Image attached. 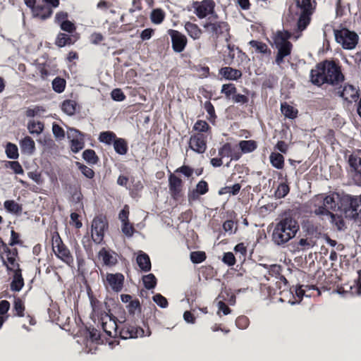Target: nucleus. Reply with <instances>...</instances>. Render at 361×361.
Masks as SVG:
<instances>
[{"mask_svg": "<svg viewBox=\"0 0 361 361\" xmlns=\"http://www.w3.org/2000/svg\"><path fill=\"white\" fill-rule=\"evenodd\" d=\"M298 230L299 225L295 219L283 218L276 224L272 239L276 245H283L294 238Z\"/></svg>", "mask_w": 361, "mask_h": 361, "instance_id": "1", "label": "nucleus"}, {"mask_svg": "<svg viewBox=\"0 0 361 361\" xmlns=\"http://www.w3.org/2000/svg\"><path fill=\"white\" fill-rule=\"evenodd\" d=\"M314 203L317 207L314 211L316 214L326 216L331 222H334L336 215L333 214L332 211H336L339 208V195L338 194H331L327 196L317 195L314 197Z\"/></svg>", "mask_w": 361, "mask_h": 361, "instance_id": "2", "label": "nucleus"}, {"mask_svg": "<svg viewBox=\"0 0 361 361\" xmlns=\"http://www.w3.org/2000/svg\"><path fill=\"white\" fill-rule=\"evenodd\" d=\"M296 6L298 8L296 14L299 16L297 23V30L302 32L310 22L313 8L310 0H296Z\"/></svg>", "mask_w": 361, "mask_h": 361, "instance_id": "3", "label": "nucleus"}, {"mask_svg": "<svg viewBox=\"0 0 361 361\" xmlns=\"http://www.w3.org/2000/svg\"><path fill=\"white\" fill-rule=\"evenodd\" d=\"M289 35L288 33L278 32L275 38L274 42L276 47L278 49V53L276 58V63L281 66L283 62V59L290 54L292 44L288 41Z\"/></svg>", "mask_w": 361, "mask_h": 361, "instance_id": "4", "label": "nucleus"}, {"mask_svg": "<svg viewBox=\"0 0 361 361\" xmlns=\"http://www.w3.org/2000/svg\"><path fill=\"white\" fill-rule=\"evenodd\" d=\"M335 39L337 43L345 49H353L358 42V35L353 31L343 28L334 30Z\"/></svg>", "mask_w": 361, "mask_h": 361, "instance_id": "5", "label": "nucleus"}, {"mask_svg": "<svg viewBox=\"0 0 361 361\" xmlns=\"http://www.w3.org/2000/svg\"><path fill=\"white\" fill-rule=\"evenodd\" d=\"M325 82L333 85H338L344 80L340 67L334 61L324 62Z\"/></svg>", "mask_w": 361, "mask_h": 361, "instance_id": "6", "label": "nucleus"}, {"mask_svg": "<svg viewBox=\"0 0 361 361\" xmlns=\"http://www.w3.org/2000/svg\"><path fill=\"white\" fill-rule=\"evenodd\" d=\"M215 6V3L213 0H203L202 1H195L192 4L194 13L200 19H203L209 16L217 19L218 15L214 11Z\"/></svg>", "mask_w": 361, "mask_h": 361, "instance_id": "7", "label": "nucleus"}, {"mask_svg": "<svg viewBox=\"0 0 361 361\" xmlns=\"http://www.w3.org/2000/svg\"><path fill=\"white\" fill-rule=\"evenodd\" d=\"M52 248L57 257L67 264H71L73 262V257L69 250L62 243L59 235L53 238Z\"/></svg>", "mask_w": 361, "mask_h": 361, "instance_id": "8", "label": "nucleus"}, {"mask_svg": "<svg viewBox=\"0 0 361 361\" xmlns=\"http://www.w3.org/2000/svg\"><path fill=\"white\" fill-rule=\"evenodd\" d=\"M107 228L106 218L103 216H96L92 224V238L96 243H100L104 238L105 229Z\"/></svg>", "mask_w": 361, "mask_h": 361, "instance_id": "9", "label": "nucleus"}, {"mask_svg": "<svg viewBox=\"0 0 361 361\" xmlns=\"http://www.w3.org/2000/svg\"><path fill=\"white\" fill-rule=\"evenodd\" d=\"M124 276L120 273L106 274L104 280L106 288H111L115 292H119L123 288Z\"/></svg>", "mask_w": 361, "mask_h": 361, "instance_id": "10", "label": "nucleus"}, {"mask_svg": "<svg viewBox=\"0 0 361 361\" xmlns=\"http://www.w3.org/2000/svg\"><path fill=\"white\" fill-rule=\"evenodd\" d=\"M168 33L171 38L172 48L174 51L178 53L183 51L188 42L186 37L175 30H169Z\"/></svg>", "mask_w": 361, "mask_h": 361, "instance_id": "11", "label": "nucleus"}, {"mask_svg": "<svg viewBox=\"0 0 361 361\" xmlns=\"http://www.w3.org/2000/svg\"><path fill=\"white\" fill-rule=\"evenodd\" d=\"M203 27L216 37L229 30L228 25L224 21H207L203 25Z\"/></svg>", "mask_w": 361, "mask_h": 361, "instance_id": "12", "label": "nucleus"}, {"mask_svg": "<svg viewBox=\"0 0 361 361\" xmlns=\"http://www.w3.org/2000/svg\"><path fill=\"white\" fill-rule=\"evenodd\" d=\"M189 145L195 152L204 153L207 149V137L203 133H195L190 137Z\"/></svg>", "mask_w": 361, "mask_h": 361, "instance_id": "13", "label": "nucleus"}, {"mask_svg": "<svg viewBox=\"0 0 361 361\" xmlns=\"http://www.w3.org/2000/svg\"><path fill=\"white\" fill-rule=\"evenodd\" d=\"M324 77V63L318 64L314 69L311 71V81L316 85L320 86L325 83Z\"/></svg>", "mask_w": 361, "mask_h": 361, "instance_id": "14", "label": "nucleus"}, {"mask_svg": "<svg viewBox=\"0 0 361 361\" xmlns=\"http://www.w3.org/2000/svg\"><path fill=\"white\" fill-rule=\"evenodd\" d=\"M102 328L107 335L110 336L116 335V322L114 319L108 314L102 317Z\"/></svg>", "mask_w": 361, "mask_h": 361, "instance_id": "15", "label": "nucleus"}, {"mask_svg": "<svg viewBox=\"0 0 361 361\" xmlns=\"http://www.w3.org/2000/svg\"><path fill=\"white\" fill-rule=\"evenodd\" d=\"M338 93L341 97L349 102L355 101L359 96L358 90L351 85H345Z\"/></svg>", "mask_w": 361, "mask_h": 361, "instance_id": "16", "label": "nucleus"}, {"mask_svg": "<svg viewBox=\"0 0 361 361\" xmlns=\"http://www.w3.org/2000/svg\"><path fill=\"white\" fill-rule=\"evenodd\" d=\"M99 258L101 259L106 266H114L117 262L116 254L114 252L102 248L99 252Z\"/></svg>", "mask_w": 361, "mask_h": 361, "instance_id": "17", "label": "nucleus"}, {"mask_svg": "<svg viewBox=\"0 0 361 361\" xmlns=\"http://www.w3.org/2000/svg\"><path fill=\"white\" fill-rule=\"evenodd\" d=\"M169 190L171 195L176 197L180 195L182 189V180L173 174H171L169 178Z\"/></svg>", "mask_w": 361, "mask_h": 361, "instance_id": "18", "label": "nucleus"}, {"mask_svg": "<svg viewBox=\"0 0 361 361\" xmlns=\"http://www.w3.org/2000/svg\"><path fill=\"white\" fill-rule=\"evenodd\" d=\"M23 286L24 281L21 274V269H15V271H13V281L11 283V290L20 291Z\"/></svg>", "mask_w": 361, "mask_h": 361, "instance_id": "19", "label": "nucleus"}, {"mask_svg": "<svg viewBox=\"0 0 361 361\" xmlns=\"http://www.w3.org/2000/svg\"><path fill=\"white\" fill-rule=\"evenodd\" d=\"M52 10L49 5H37L33 8V15L41 19H46L51 16Z\"/></svg>", "mask_w": 361, "mask_h": 361, "instance_id": "20", "label": "nucleus"}, {"mask_svg": "<svg viewBox=\"0 0 361 361\" xmlns=\"http://www.w3.org/2000/svg\"><path fill=\"white\" fill-rule=\"evenodd\" d=\"M185 29L188 35L193 39H198L202 35V31L200 27L193 23L186 22L185 23Z\"/></svg>", "mask_w": 361, "mask_h": 361, "instance_id": "21", "label": "nucleus"}, {"mask_svg": "<svg viewBox=\"0 0 361 361\" xmlns=\"http://www.w3.org/2000/svg\"><path fill=\"white\" fill-rule=\"evenodd\" d=\"M220 73L227 80H235L242 76L240 71L231 67H224L220 70Z\"/></svg>", "mask_w": 361, "mask_h": 361, "instance_id": "22", "label": "nucleus"}, {"mask_svg": "<svg viewBox=\"0 0 361 361\" xmlns=\"http://www.w3.org/2000/svg\"><path fill=\"white\" fill-rule=\"evenodd\" d=\"M348 212H350L349 216L361 222V195L358 200H355L351 202Z\"/></svg>", "mask_w": 361, "mask_h": 361, "instance_id": "23", "label": "nucleus"}, {"mask_svg": "<svg viewBox=\"0 0 361 361\" xmlns=\"http://www.w3.org/2000/svg\"><path fill=\"white\" fill-rule=\"evenodd\" d=\"M137 263L139 267L144 271H149L151 269V262L149 256L143 252H140L137 257Z\"/></svg>", "mask_w": 361, "mask_h": 361, "instance_id": "24", "label": "nucleus"}, {"mask_svg": "<svg viewBox=\"0 0 361 361\" xmlns=\"http://www.w3.org/2000/svg\"><path fill=\"white\" fill-rule=\"evenodd\" d=\"M281 113L286 118L293 119L296 118L298 110L293 106L287 104L286 102L282 103L281 105Z\"/></svg>", "mask_w": 361, "mask_h": 361, "instance_id": "25", "label": "nucleus"}, {"mask_svg": "<svg viewBox=\"0 0 361 361\" xmlns=\"http://www.w3.org/2000/svg\"><path fill=\"white\" fill-rule=\"evenodd\" d=\"M20 147L25 153L31 154L35 150V144L31 137L27 136L21 141Z\"/></svg>", "mask_w": 361, "mask_h": 361, "instance_id": "26", "label": "nucleus"}, {"mask_svg": "<svg viewBox=\"0 0 361 361\" xmlns=\"http://www.w3.org/2000/svg\"><path fill=\"white\" fill-rule=\"evenodd\" d=\"M271 165L277 169H283L284 166V157L282 154L272 152L269 157Z\"/></svg>", "mask_w": 361, "mask_h": 361, "instance_id": "27", "label": "nucleus"}, {"mask_svg": "<svg viewBox=\"0 0 361 361\" xmlns=\"http://www.w3.org/2000/svg\"><path fill=\"white\" fill-rule=\"evenodd\" d=\"M1 259L8 270L13 271L15 269H20L19 264L16 262V259L13 257H7L4 256V254H1Z\"/></svg>", "mask_w": 361, "mask_h": 361, "instance_id": "28", "label": "nucleus"}, {"mask_svg": "<svg viewBox=\"0 0 361 361\" xmlns=\"http://www.w3.org/2000/svg\"><path fill=\"white\" fill-rule=\"evenodd\" d=\"M62 111L68 116H72L76 110V102L73 100H65L61 105Z\"/></svg>", "mask_w": 361, "mask_h": 361, "instance_id": "29", "label": "nucleus"}, {"mask_svg": "<svg viewBox=\"0 0 361 361\" xmlns=\"http://www.w3.org/2000/svg\"><path fill=\"white\" fill-rule=\"evenodd\" d=\"M27 129L31 134H40L44 129V124L40 121L32 120L27 124Z\"/></svg>", "mask_w": 361, "mask_h": 361, "instance_id": "30", "label": "nucleus"}, {"mask_svg": "<svg viewBox=\"0 0 361 361\" xmlns=\"http://www.w3.org/2000/svg\"><path fill=\"white\" fill-rule=\"evenodd\" d=\"M4 207L8 212L16 214H20L22 212L21 205L18 204L14 200L5 201Z\"/></svg>", "mask_w": 361, "mask_h": 361, "instance_id": "31", "label": "nucleus"}, {"mask_svg": "<svg viewBox=\"0 0 361 361\" xmlns=\"http://www.w3.org/2000/svg\"><path fill=\"white\" fill-rule=\"evenodd\" d=\"M349 163L351 167H353L358 173L361 171V151L358 152L357 154H352L349 157Z\"/></svg>", "mask_w": 361, "mask_h": 361, "instance_id": "32", "label": "nucleus"}, {"mask_svg": "<svg viewBox=\"0 0 361 361\" xmlns=\"http://www.w3.org/2000/svg\"><path fill=\"white\" fill-rule=\"evenodd\" d=\"M219 154L221 157H231V159H238L239 156L232 155V148L229 143L224 144L219 150Z\"/></svg>", "mask_w": 361, "mask_h": 361, "instance_id": "33", "label": "nucleus"}, {"mask_svg": "<svg viewBox=\"0 0 361 361\" xmlns=\"http://www.w3.org/2000/svg\"><path fill=\"white\" fill-rule=\"evenodd\" d=\"M239 146L243 153L252 152L257 148V144L253 140H243L240 142Z\"/></svg>", "mask_w": 361, "mask_h": 361, "instance_id": "34", "label": "nucleus"}, {"mask_svg": "<svg viewBox=\"0 0 361 361\" xmlns=\"http://www.w3.org/2000/svg\"><path fill=\"white\" fill-rule=\"evenodd\" d=\"M114 147L115 151L119 154H125L127 152V144L123 139H115L114 142Z\"/></svg>", "mask_w": 361, "mask_h": 361, "instance_id": "35", "label": "nucleus"}, {"mask_svg": "<svg viewBox=\"0 0 361 361\" xmlns=\"http://www.w3.org/2000/svg\"><path fill=\"white\" fill-rule=\"evenodd\" d=\"M142 281L144 286L147 289L154 288L157 284V279L152 274L144 276L142 277Z\"/></svg>", "mask_w": 361, "mask_h": 361, "instance_id": "36", "label": "nucleus"}, {"mask_svg": "<svg viewBox=\"0 0 361 361\" xmlns=\"http://www.w3.org/2000/svg\"><path fill=\"white\" fill-rule=\"evenodd\" d=\"M6 153L9 159H16L18 157V150L16 145L8 143L6 147Z\"/></svg>", "mask_w": 361, "mask_h": 361, "instance_id": "37", "label": "nucleus"}, {"mask_svg": "<svg viewBox=\"0 0 361 361\" xmlns=\"http://www.w3.org/2000/svg\"><path fill=\"white\" fill-rule=\"evenodd\" d=\"M116 139V135L110 131L102 132L100 133L99 140L100 142L110 145Z\"/></svg>", "mask_w": 361, "mask_h": 361, "instance_id": "38", "label": "nucleus"}, {"mask_svg": "<svg viewBox=\"0 0 361 361\" xmlns=\"http://www.w3.org/2000/svg\"><path fill=\"white\" fill-rule=\"evenodd\" d=\"M289 186L286 183H281L275 192V196L279 199L283 198L289 192Z\"/></svg>", "mask_w": 361, "mask_h": 361, "instance_id": "39", "label": "nucleus"}, {"mask_svg": "<svg viewBox=\"0 0 361 361\" xmlns=\"http://www.w3.org/2000/svg\"><path fill=\"white\" fill-rule=\"evenodd\" d=\"M130 337L131 338H137V337H143L145 336H149L151 334L150 331H147V334H145V331L142 328H135L131 327L129 330Z\"/></svg>", "mask_w": 361, "mask_h": 361, "instance_id": "40", "label": "nucleus"}, {"mask_svg": "<svg viewBox=\"0 0 361 361\" xmlns=\"http://www.w3.org/2000/svg\"><path fill=\"white\" fill-rule=\"evenodd\" d=\"M164 18V13L161 9H155L151 13V20L155 24L161 23Z\"/></svg>", "mask_w": 361, "mask_h": 361, "instance_id": "41", "label": "nucleus"}, {"mask_svg": "<svg viewBox=\"0 0 361 361\" xmlns=\"http://www.w3.org/2000/svg\"><path fill=\"white\" fill-rule=\"evenodd\" d=\"M66 81L60 78H55L52 82V87L55 92L61 93L64 90Z\"/></svg>", "mask_w": 361, "mask_h": 361, "instance_id": "42", "label": "nucleus"}, {"mask_svg": "<svg viewBox=\"0 0 361 361\" xmlns=\"http://www.w3.org/2000/svg\"><path fill=\"white\" fill-rule=\"evenodd\" d=\"M83 159L89 163L96 164L97 161V157L95 152L92 149H86L82 153Z\"/></svg>", "mask_w": 361, "mask_h": 361, "instance_id": "43", "label": "nucleus"}, {"mask_svg": "<svg viewBox=\"0 0 361 361\" xmlns=\"http://www.w3.org/2000/svg\"><path fill=\"white\" fill-rule=\"evenodd\" d=\"M71 40V39L68 35L64 33H60L57 36L56 44L59 47H63L66 44H70Z\"/></svg>", "mask_w": 361, "mask_h": 361, "instance_id": "44", "label": "nucleus"}, {"mask_svg": "<svg viewBox=\"0 0 361 361\" xmlns=\"http://www.w3.org/2000/svg\"><path fill=\"white\" fill-rule=\"evenodd\" d=\"M221 92L226 95V98L230 99L231 95L233 96L236 93V87L233 84H225L222 86Z\"/></svg>", "mask_w": 361, "mask_h": 361, "instance_id": "45", "label": "nucleus"}, {"mask_svg": "<svg viewBox=\"0 0 361 361\" xmlns=\"http://www.w3.org/2000/svg\"><path fill=\"white\" fill-rule=\"evenodd\" d=\"M52 132L54 137L59 140H61L65 137V132L63 129L56 123H53Z\"/></svg>", "mask_w": 361, "mask_h": 361, "instance_id": "46", "label": "nucleus"}, {"mask_svg": "<svg viewBox=\"0 0 361 361\" xmlns=\"http://www.w3.org/2000/svg\"><path fill=\"white\" fill-rule=\"evenodd\" d=\"M84 147L83 137L71 140V149L73 152H78Z\"/></svg>", "mask_w": 361, "mask_h": 361, "instance_id": "47", "label": "nucleus"}, {"mask_svg": "<svg viewBox=\"0 0 361 361\" xmlns=\"http://www.w3.org/2000/svg\"><path fill=\"white\" fill-rule=\"evenodd\" d=\"M206 258L204 252H192L190 254V259L193 263H200Z\"/></svg>", "mask_w": 361, "mask_h": 361, "instance_id": "48", "label": "nucleus"}, {"mask_svg": "<svg viewBox=\"0 0 361 361\" xmlns=\"http://www.w3.org/2000/svg\"><path fill=\"white\" fill-rule=\"evenodd\" d=\"M6 166H9L16 174H23L24 172L21 165L18 161H7Z\"/></svg>", "mask_w": 361, "mask_h": 361, "instance_id": "49", "label": "nucleus"}, {"mask_svg": "<svg viewBox=\"0 0 361 361\" xmlns=\"http://www.w3.org/2000/svg\"><path fill=\"white\" fill-rule=\"evenodd\" d=\"M250 44L259 53H265L267 50V46L264 43L258 41L252 40L250 42Z\"/></svg>", "mask_w": 361, "mask_h": 361, "instance_id": "50", "label": "nucleus"}, {"mask_svg": "<svg viewBox=\"0 0 361 361\" xmlns=\"http://www.w3.org/2000/svg\"><path fill=\"white\" fill-rule=\"evenodd\" d=\"M122 232L128 237H131L134 233V228L133 226L128 222H125L122 224Z\"/></svg>", "mask_w": 361, "mask_h": 361, "instance_id": "51", "label": "nucleus"}, {"mask_svg": "<svg viewBox=\"0 0 361 361\" xmlns=\"http://www.w3.org/2000/svg\"><path fill=\"white\" fill-rule=\"evenodd\" d=\"M208 128H209L208 123L203 121H197L194 126V129L200 133L206 132L208 130Z\"/></svg>", "mask_w": 361, "mask_h": 361, "instance_id": "52", "label": "nucleus"}, {"mask_svg": "<svg viewBox=\"0 0 361 361\" xmlns=\"http://www.w3.org/2000/svg\"><path fill=\"white\" fill-rule=\"evenodd\" d=\"M60 27L61 30L68 32H73L75 30L74 24L69 20L62 21L60 25Z\"/></svg>", "mask_w": 361, "mask_h": 361, "instance_id": "53", "label": "nucleus"}, {"mask_svg": "<svg viewBox=\"0 0 361 361\" xmlns=\"http://www.w3.org/2000/svg\"><path fill=\"white\" fill-rule=\"evenodd\" d=\"M153 300L161 307H166L168 305L166 299L160 294H156L153 296Z\"/></svg>", "mask_w": 361, "mask_h": 361, "instance_id": "54", "label": "nucleus"}, {"mask_svg": "<svg viewBox=\"0 0 361 361\" xmlns=\"http://www.w3.org/2000/svg\"><path fill=\"white\" fill-rule=\"evenodd\" d=\"M67 136L71 140L83 137V135L75 128H69L67 131Z\"/></svg>", "mask_w": 361, "mask_h": 361, "instance_id": "55", "label": "nucleus"}, {"mask_svg": "<svg viewBox=\"0 0 361 361\" xmlns=\"http://www.w3.org/2000/svg\"><path fill=\"white\" fill-rule=\"evenodd\" d=\"M111 98L118 102H121L125 99L126 96L120 89H115L111 92Z\"/></svg>", "mask_w": 361, "mask_h": 361, "instance_id": "56", "label": "nucleus"}, {"mask_svg": "<svg viewBox=\"0 0 361 361\" xmlns=\"http://www.w3.org/2000/svg\"><path fill=\"white\" fill-rule=\"evenodd\" d=\"M79 169H80V171L82 172V173L85 177H87L88 178H93L94 173L91 168L86 166L85 165H82V164H80Z\"/></svg>", "mask_w": 361, "mask_h": 361, "instance_id": "57", "label": "nucleus"}, {"mask_svg": "<svg viewBox=\"0 0 361 361\" xmlns=\"http://www.w3.org/2000/svg\"><path fill=\"white\" fill-rule=\"evenodd\" d=\"M129 207L128 205H125L123 209L120 212L118 218L123 223L128 221Z\"/></svg>", "mask_w": 361, "mask_h": 361, "instance_id": "58", "label": "nucleus"}, {"mask_svg": "<svg viewBox=\"0 0 361 361\" xmlns=\"http://www.w3.org/2000/svg\"><path fill=\"white\" fill-rule=\"evenodd\" d=\"M222 260L225 264H228V266H232L235 263V259L232 252L225 253Z\"/></svg>", "mask_w": 361, "mask_h": 361, "instance_id": "59", "label": "nucleus"}, {"mask_svg": "<svg viewBox=\"0 0 361 361\" xmlns=\"http://www.w3.org/2000/svg\"><path fill=\"white\" fill-rule=\"evenodd\" d=\"M234 227V222L231 220L226 221L223 224V228L224 230L228 233L229 234L234 233L235 231V229L233 230Z\"/></svg>", "mask_w": 361, "mask_h": 361, "instance_id": "60", "label": "nucleus"}, {"mask_svg": "<svg viewBox=\"0 0 361 361\" xmlns=\"http://www.w3.org/2000/svg\"><path fill=\"white\" fill-rule=\"evenodd\" d=\"M197 192L200 195L205 194L208 190L207 183L206 181L201 180L197 185Z\"/></svg>", "mask_w": 361, "mask_h": 361, "instance_id": "61", "label": "nucleus"}, {"mask_svg": "<svg viewBox=\"0 0 361 361\" xmlns=\"http://www.w3.org/2000/svg\"><path fill=\"white\" fill-rule=\"evenodd\" d=\"M232 99L234 102L240 104L247 103L248 101V99L246 96L240 94H235L232 97Z\"/></svg>", "mask_w": 361, "mask_h": 361, "instance_id": "62", "label": "nucleus"}, {"mask_svg": "<svg viewBox=\"0 0 361 361\" xmlns=\"http://www.w3.org/2000/svg\"><path fill=\"white\" fill-rule=\"evenodd\" d=\"M176 171L180 172L187 177L191 176L193 173V169L190 168L188 166H183L180 168H178Z\"/></svg>", "mask_w": 361, "mask_h": 361, "instance_id": "63", "label": "nucleus"}, {"mask_svg": "<svg viewBox=\"0 0 361 361\" xmlns=\"http://www.w3.org/2000/svg\"><path fill=\"white\" fill-rule=\"evenodd\" d=\"M1 254H4L5 257H13L14 259H16L18 255V251L16 248L11 249L9 247L6 248Z\"/></svg>", "mask_w": 361, "mask_h": 361, "instance_id": "64", "label": "nucleus"}]
</instances>
